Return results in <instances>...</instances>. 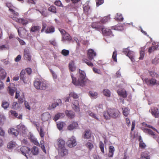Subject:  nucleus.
<instances>
[{"instance_id":"obj_1","label":"nucleus","mask_w":159,"mask_h":159,"mask_svg":"<svg viewBox=\"0 0 159 159\" xmlns=\"http://www.w3.org/2000/svg\"><path fill=\"white\" fill-rule=\"evenodd\" d=\"M77 75H78L77 80H76V78L73 76V74L71 73V76L72 79V83L74 85L76 86L81 87L84 86L86 81V74L85 72L79 69Z\"/></svg>"},{"instance_id":"obj_2","label":"nucleus","mask_w":159,"mask_h":159,"mask_svg":"<svg viewBox=\"0 0 159 159\" xmlns=\"http://www.w3.org/2000/svg\"><path fill=\"white\" fill-rule=\"evenodd\" d=\"M59 154L61 156H64L68 154V150L65 148V142L61 139H58L57 140Z\"/></svg>"},{"instance_id":"obj_3","label":"nucleus","mask_w":159,"mask_h":159,"mask_svg":"<svg viewBox=\"0 0 159 159\" xmlns=\"http://www.w3.org/2000/svg\"><path fill=\"white\" fill-rule=\"evenodd\" d=\"M120 112L117 109H109L106 112H104L103 116L107 119H109L111 118H116L119 116Z\"/></svg>"},{"instance_id":"obj_4","label":"nucleus","mask_w":159,"mask_h":159,"mask_svg":"<svg viewBox=\"0 0 159 159\" xmlns=\"http://www.w3.org/2000/svg\"><path fill=\"white\" fill-rule=\"evenodd\" d=\"M34 87L38 89L45 90L48 87V85L45 82L36 80L34 82Z\"/></svg>"},{"instance_id":"obj_5","label":"nucleus","mask_w":159,"mask_h":159,"mask_svg":"<svg viewBox=\"0 0 159 159\" xmlns=\"http://www.w3.org/2000/svg\"><path fill=\"white\" fill-rule=\"evenodd\" d=\"M20 151L23 155L28 158V155H29L31 151L30 148L26 146H23L20 148Z\"/></svg>"},{"instance_id":"obj_6","label":"nucleus","mask_w":159,"mask_h":159,"mask_svg":"<svg viewBox=\"0 0 159 159\" xmlns=\"http://www.w3.org/2000/svg\"><path fill=\"white\" fill-rule=\"evenodd\" d=\"M66 144L70 148H72L77 145V143L74 136L70 138L66 142Z\"/></svg>"},{"instance_id":"obj_7","label":"nucleus","mask_w":159,"mask_h":159,"mask_svg":"<svg viewBox=\"0 0 159 159\" xmlns=\"http://www.w3.org/2000/svg\"><path fill=\"white\" fill-rule=\"evenodd\" d=\"M123 52L128 57L131 59V61H134V58L133 56V52H130L128 48L124 49L123 50Z\"/></svg>"},{"instance_id":"obj_8","label":"nucleus","mask_w":159,"mask_h":159,"mask_svg":"<svg viewBox=\"0 0 159 159\" xmlns=\"http://www.w3.org/2000/svg\"><path fill=\"white\" fill-rule=\"evenodd\" d=\"M24 58L29 61L31 60V56L30 50L28 48H25L24 51Z\"/></svg>"},{"instance_id":"obj_9","label":"nucleus","mask_w":159,"mask_h":159,"mask_svg":"<svg viewBox=\"0 0 159 159\" xmlns=\"http://www.w3.org/2000/svg\"><path fill=\"white\" fill-rule=\"evenodd\" d=\"M152 115L156 118H158L159 117V113L158 109L156 108H154L149 110Z\"/></svg>"},{"instance_id":"obj_10","label":"nucleus","mask_w":159,"mask_h":159,"mask_svg":"<svg viewBox=\"0 0 159 159\" xmlns=\"http://www.w3.org/2000/svg\"><path fill=\"white\" fill-rule=\"evenodd\" d=\"M95 56L96 53L93 50L89 49L88 50V56L89 60L93 59Z\"/></svg>"},{"instance_id":"obj_11","label":"nucleus","mask_w":159,"mask_h":159,"mask_svg":"<svg viewBox=\"0 0 159 159\" xmlns=\"http://www.w3.org/2000/svg\"><path fill=\"white\" fill-rule=\"evenodd\" d=\"M145 81L148 85H154L157 84L156 80L153 79L149 80L148 78H146L145 79Z\"/></svg>"},{"instance_id":"obj_12","label":"nucleus","mask_w":159,"mask_h":159,"mask_svg":"<svg viewBox=\"0 0 159 159\" xmlns=\"http://www.w3.org/2000/svg\"><path fill=\"white\" fill-rule=\"evenodd\" d=\"M102 34L105 35H111L113 36L112 34V32L110 30L108 29H106L104 28H102Z\"/></svg>"},{"instance_id":"obj_13","label":"nucleus","mask_w":159,"mask_h":159,"mask_svg":"<svg viewBox=\"0 0 159 159\" xmlns=\"http://www.w3.org/2000/svg\"><path fill=\"white\" fill-rule=\"evenodd\" d=\"M50 117V114L48 112H46L42 115L41 119L43 121H46L48 120Z\"/></svg>"},{"instance_id":"obj_14","label":"nucleus","mask_w":159,"mask_h":159,"mask_svg":"<svg viewBox=\"0 0 159 159\" xmlns=\"http://www.w3.org/2000/svg\"><path fill=\"white\" fill-rule=\"evenodd\" d=\"M78 124L76 122H73L71 124L69 125L68 126V129L70 130H71L75 128L78 126Z\"/></svg>"},{"instance_id":"obj_15","label":"nucleus","mask_w":159,"mask_h":159,"mask_svg":"<svg viewBox=\"0 0 159 159\" xmlns=\"http://www.w3.org/2000/svg\"><path fill=\"white\" fill-rule=\"evenodd\" d=\"M69 67L70 70L72 72L75 71L76 70V67L75 65V63L72 61H71L69 63Z\"/></svg>"},{"instance_id":"obj_16","label":"nucleus","mask_w":159,"mask_h":159,"mask_svg":"<svg viewBox=\"0 0 159 159\" xmlns=\"http://www.w3.org/2000/svg\"><path fill=\"white\" fill-rule=\"evenodd\" d=\"M71 40V38L68 33H65L64 35L62 36L61 41L64 42L66 40L70 41Z\"/></svg>"},{"instance_id":"obj_17","label":"nucleus","mask_w":159,"mask_h":159,"mask_svg":"<svg viewBox=\"0 0 159 159\" xmlns=\"http://www.w3.org/2000/svg\"><path fill=\"white\" fill-rule=\"evenodd\" d=\"M65 113L68 117L71 119L73 118L75 116V113L71 111L66 110Z\"/></svg>"},{"instance_id":"obj_18","label":"nucleus","mask_w":159,"mask_h":159,"mask_svg":"<svg viewBox=\"0 0 159 159\" xmlns=\"http://www.w3.org/2000/svg\"><path fill=\"white\" fill-rule=\"evenodd\" d=\"M117 93L119 95L123 98H125L127 96L126 91L124 89L118 90Z\"/></svg>"},{"instance_id":"obj_19","label":"nucleus","mask_w":159,"mask_h":159,"mask_svg":"<svg viewBox=\"0 0 159 159\" xmlns=\"http://www.w3.org/2000/svg\"><path fill=\"white\" fill-rule=\"evenodd\" d=\"M115 151L114 147L113 146H110L109 148V153L108 156L109 157H112Z\"/></svg>"},{"instance_id":"obj_20","label":"nucleus","mask_w":159,"mask_h":159,"mask_svg":"<svg viewBox=\"0 0 159 159\" xmlns=\"http://www.w3.org/2000/svg\"><path fill=\"white\" fill-rule=\"evenodd\" d=\"M8 133L9 134L14 135L15 136H16L18 134V132L14 128H11L8 130Z\"/></svg>"},{"instance_id":"obj_21","label":"nucleus","mask_w":159,"mask_h":159,"mask_svg":"<svg viewBox=\"0 0 159 159\" xmlns=\"http://www.w3.org/2000/svg\"><path fill=\"white\" fill-rule=\"evenodd\" d=\"M150 157L147 152H144L141 154V159H150Z\"/></svg>"},{"instance_id":"obj_22","label":"nucleus","mask_w":159,"mask_h":159,"mask_svg":"<svg viewBox=\"0 0 159 159\" xmlns=\"http://www.w3.org/2000/svg\"><path fill=\"white\" fill-rule=\"evenodd\" d=\"M6 76V73L4 70L1 69L0 71V79L2 80L4 79Z\"/></svg>"},{"instance_id":"obj_23","label":"nucleus","mask_w":159,"mask_h":159,"mask_svg":"<svg viewBox=\"0 0 159 159\" xmlns=\"http://www.w3.org/2000/svg\"><path fill=\"white\" fill-rule=\"evenodd\" d=\"M31 152L35 155H37L39 152V150L38 147L34 146L32 149Z\"/></svg>"},{"instance_id":"obj_24","label":"nucleus","mask_w":159,"mask_h":159,"mask_svg":"<svg viewBox=\"0 0 159 159\" xmlns=\"http://www.w3.org/2000/svg\"><path fill=\"white\" fill-rule=\"evenodd\" d=\"M123 110V114L124 116H127L129 113V109L127 107L123 108H122Z\"/></svg>"},{"instance_id":"obj_25","label":"nucleus","mask_w":159,"mask_h":159,"mask_svg":"<svg viewBox=\"0 0 159 159\" xmlns=\"http://www.w3.org/2000/svg\"><path fill=\"white\" fill-rule=\"evenodd\" d=\"M145 49V48L144 47H142L140 51V56L139 57V59L140 60L143 59L144 56V50Z\"/></svg>"},{"instance_id":"obj_26","label":"nucleus","mask_w":159,"mask_h":159,"mask_svg":"<svg viewBox=\"0 0 159 159\" xmlns=\"http://www.w3.org/2000/svg\"><path fill=\"white\" fill-rule=\"evenodd\" d=\"M18 128L20 129V130L22 133H25L26 132V128L25 126L22 124L18 126Z\"/></svg>"},{"instance_id":"obj_27","label":"nucleus","mask_w":159,"mask_h":159,"mask_svg":"<svg viewBox=\"0 0 159 159\" xmlns=\"http://www.w3.org/2000/svg\"><path fill=\"white\" fill-rule=\"evenodd\" d=\"M12 107L14 109H18L20 108L21 105L20 103L14 102L13 103Z\"/></svg>"},{"instance_id":"obj_28","label":"nucleus","mask_w":159,"mask_h":159,"mask_svg":"<svg viewBox=\"0 0 159 159\" xmlns=\"http://www.w3.org/2000/svg\"><path fill=\"white\" fill-rule=\"evenodd\" d=\"M91 132L89 130H87L85 131V133L84 135V139H88L91 137Z\"/></svg>"},{"instance_id":"obj_29","label":"nucleus","mask_w":159,"mask_h":159,"mask_svg":"<svg viewBox=\"0 0 159 159\" xmlns=\"http://www.w3.org/2000/svg\"><path fill=\"white\" fill-rule=\"evenodd\" d=\"M64 116V114L63 113H58L55 116L54 120L56 121L59 118L63 117Z\"/></svg>"},{"instance_id":"obj_30","label":"nucleus","mask_w":159,"mask_h":159,"mask_svg":"<svg viewBox=\"0 0 159 159\" xmlns=\"http://www.w3.org/2000/svg\"><path fill=\"white\" fill-rule=\"evenodd\" d=\"M87 113L90 116L95 118V119L97 120H99L98 117L96 116V115L95 114H94L91 111H87Z\"/></svg>"},{"instance_id":"obj_31","label":"nucleus","mask_w":159,"mask_h":159,"mask_svg":"<svg viewBox=\"0 0 159 159\" xmlns=\"http://www.w3.org/2000/svg\"><path fill=\"white\" fill-rule=\"evenodd\" d=\"M59 105L57 102H55L51 104V105H49L48 109L49 110H51L55 108L57 106Z\"/></svg>"},{"instance_id":"obj_32","label":"nucleus","mask_w":159,"mask_h":159,"mask_svg":"<svg viewBox=\"0 0 159 159\" xmlns=\"http://www.w3.org/2000/svg\"><path fill=\"white\" fill-rule=\"evenodd\" d=\"M103 93L104 95L107 97H110L111 95L110 91L107 89H105L103 91Z\"/></svg>"},{"instance_id":"obj_33","label":"nucleus","mask_w":159,"mask_h":159,"mask_svg":"<svg viewBox=\"0 0 159 159\" xmlns=\"http://www.w3.org/2000/svg\"><path fill=\"white\" fill-rule=\"evenodd\" d=\"M8 88L9 89V94L11 96L13 95L15 92V88H11L10 87H8Z\"/></svg>"},{"instance_id":"obj_34","label":"nucleus","mask_w":159,"mask_h":159,"mask_svg":"<svg viewBox=\"0 0 159 159\" xmlns=\"http://www.w3.org/2000/svg\"><path fill=\"white\" fill-rule=\"evenodd\" d=\"M2 106L4 109H6L8 107L9 104L7 102L3 101L2 102Z\"/></svg>"},{"instance_id":"obj_35","label":"nucleus","mask_w":159,"mask_h":159,"mask_svg":"<svg viewBox=\"0 0 159 159\" xmlns=\"http://www.w3.org/2000/svg\"><path fill=\"white\" fill-rule=\"evenodd\" d=\"M48 10L49 11L53 13H56V8L54 6H52L48 8Z\"/></svg>"},{"instance_id":"obj_36","label":"nucleus","mask_w":159,"mask_h":159,"mask_svg":"<svg viewBox=\"0 0 159 159\" xmlns=\"http://www.w3.org/2000/svg\"><path fill=\"white\" fill-rule=\"evenodd\" d=\"M25 73V70H22L21 71L20 74V80H22L23 81H24V76Z\"/></svg>"},{"instance_id":"obj_37","label":"nucleus","mask_w":159,"mask_h":159,"mask_svg":"<svg viewBox=\"0 0 159 159\" xmlns=\"http://www.w3.org/2000/svg\"><path fill=\"white\" fill-rule=\"evenodd\" d=\"M40 28L39 26H33L31 28V30L33 32L37 31L40 29Z\"/></svg>"},{"instance_id":"obj_38","label":"nucleus","mask_w":159,"mask_h":159,"mask_svg":"<svg viewBox=\"0 0 159 159\" xmlns=\"http://www.w3.org/2000/svg\"><path fill=\"white\" fill-rule=\"evenodd\" d=\"M54 31V29L53 27H51L47 29L45 31V33L48 34L52 32H53Z\"/></svg>"},{"instance_id":"obj_39","label":"nucleus","mask_w":159,"mask_h":159,"mask_svg":"<svg viewBox=\"0 0 159 159\" xmlns=\"http://www.w3.org/2000/svg\"><path fill=\"white\" fill-rule=\"evenodd\" d=\"M63 125V123L62 122L58 123L57 124V128L59 130H61L62 129Z\"/></svg>"},{"instance_id":"obj_40","label":"nucleus","mask_w":159,"mask_h":159,"mask_svg":"<svg viewBox=\"0 0 159 159\" xmlns=\"http://www.w3.org/2000/svg\"><path fill=\"white\" fill-rule=\"evenodd\" d=\"M69 96L72 97L74 98H78V96L74 92H71L69 94Z\"/></svg>"},{"instance_id":"obj_41","label":"nucleus","mask_w":159,"mask_h":159,"mask_svg":"<svg viewBox=\"0 0 159 159\" xmlns=\"http://www.w3.org/2000/svg\"><path fill=\"white\" fill-rule=\"evenodd\" d=\"M79 105H72V108L75 111L79 112L80 111Z\"/></svg>"},{"instance_id":"obj_42","label":"nucleus","mask_w":159,"mask_h":159,"mask_svg":"<svg viewBox=\"0 0 159 159\" xmlns=\"http://www.w3.org/2000/svg\"><path fill=\"white\" fill-rule=\"evenodd\" d=\"M89 94L91 97H93L94 98H95L97 97L98 95V93L97 92L90 91Z\"/></svg>"},{"instance_id":"obj_43","label":"nucleus","mask_w":159,"mask_h":159,"mask_svg":"<svg viewBox=\"0 0 159 159\" xmlns=\"http://www.w3.org/2000/svg\"><path fill=\"white\" fill-rule=\"evenodd\" d=\"M30 138L31 141L34 144L36 145H38L39 144V143L35 138L33 137H30Z\"/></svg>"},{"instance_id":"obj_44","label":"nucleus","mask_w":159,"mask_h":159,"mask_svg":"<svg viewBox=\"0 0 159 159\" xmlns=\"http://www.w3.org/2000/svg\"><path fill=\"white\" fill-rule=\"evenodd\" d=\"M20 23H21L23 25H25L27 24L28 23V21L26 20L23 19H20L19 20V22Z\"/></svg>"},{"instance_id":"obj_45","label":"nucleus","mask_w":159,"mask_h":159,"mask_svg":"<svg viewBox=\"0 0 159 159\" xmlns=\"http://www.w3.org/2000/svg\"><path fill=\"white\" fill-rule=\"evenodd\" d=\"M102 105L101 104H98L96 106L97 110L99 111L100 112L102 111Z\"/></svg>"},{"instance_id":"obj_46","label":"nucleus","mask_w":159,"mask_h":159,"mask_svg":"<svg viewBox=\"0 0 159 159\" xmlns=\"http://www.w3.org/2000/svg\"><path fill=\"white\" fill-rule=\"evenodd\" d=\"M152 64L156 65L159 63V58L157 57H155V58L152 60Z\"/></svg>"},{"instance_id":"obj_47","label":"nucleus","mask_w":159,"mask_h":159,"mask_svg":"<svg viewBox=\"0 0 159 159\" xmlns=\"http://www.w3.org/2000/svg\"><path fill=\"white\" fill-rule=\"evenodd\" d=\"M15 144L12 142L11 141L8 143L7 147L8 148H11L15 147Z\"/></svg>"},{"instance_id":"obj_48","label":"nucleus","mask_w":159,"mask_h":159,"mask_svg":"<svg viewBox=\"0 0 159 159\" xmlns=\"http://www.w3.org/2000/svg\"><path fill=\"white\" fill-rule=\"evenodd\" d=\"M39 132L41 137L42 138L44 136V134L43 131V128L41 127H40L39 128Z\"/></svg>"},{"instance_id":"obj_49","label":"nucleus","mask_w":159,"mask_h":159,"mask_svg":"<svg viewBox=\"0 0 159 159\" xmlns=\"http://www.w3.org/2000/svg\"><path fill=\"white\" fill-rule=\"evenodd\" d=\"M54 4L58 6L63 7V6L62 5L61 2L59 1H56L54 2Z\"/></svg>"},{"instance_id":"obj_50","label":"nucleus","mask_w":159,"mask_h":159,"mask_svg":"<svg viewBox=\"0 0 159 159\" xmlns=\"http://www.w3.org/2000/svg\"><path fill=\"white\" fill-rule=\"evenodd\" d=\"M62 54L65 56H66L69 54V51L65 49H63L62 51Z\"/></svg>"},{"instance_id":"obj_51","label":"nucleus","mask_w":159,"mask_h":159,"mask_svg":"<svg viewBox=\"0 0 159 159\" xmlns=\"http://www.w3.org/2000/svg\"><path fill=\"white\" fill-rule=\"evenodd\" d=\"M4 120V116L3 115H0V125L3 124V121Z\"/></svg>"},{"instance_id":"obj_52","label":"nucleus","mask_w":159,"mask_h":159,"mask_svg":"<svg viewBox=\"0 0 159 159\" xmlns=\"http://www.w3.org/2000/svg\"><path fill=\"white\" fill-rule=\"evenodd\" d=\"M93 70L95 73H97L99 74H101V71L99 69L94 67L93 68Z\"/></svg>"},{"instance_id":"obj_53","label":"nucleus","mask_w":159,"mask_h":159,"mask_svg":"<svg viewBox=\"0 0 159 159\" xmlns=\"http://www.w3.org/2000/svg\"><path fill=\"white\" fill-rule=\"evenodd\" d=\"M116 51H115L113 52L112 55V58L113 60L116 62H117V59H116Z\"/></svg>"},{"instance_id":"obj_54","label":"nucleus","mask_w":159,"mask_h":159,"mask_svg":"<svg viewBox=\"0 0 159 159\" xmlns=\"http://www.w3.org/2000/svg\"><path fill=\"white\" fill-rule=\"evenodd\" d=\"M84 62L87 65L90 66H93V64L90 61H89L87 59H84L83 60Z\"/></svg>"},{"instance_id":"obj_55","label":"nucleus","mask_w":159,"mask_h":159,"mask_svg":"<svg viewBox=\"0 0 159 159\" xmlns=\"http://www.w3.org/2000/svg\"><path fill=\"white\" fill-rule=\"evenodd\" d=\"M156 49V47L154 46L152 47L149 48L148 52L150 53H151L152 52H153Z\"/></svg>"},{"instance_id":"obj_56","label":"nucleus","mask_w":159,"mask_h":159,"mask_svg":"<svg viewBox=\"0 0 159 159\" xmlns=\"http://www.w3.org/2000/svg\"><path fill=\"white\" fill-rule=\"evenodd\" d=\"M104 144L103 143L101 142L100 144V148L101 149V150L102 151V152L104 153Z\"/></svg>"},{"instance_id":"obj_57","label":"nucleus","mask_w":159,"mask_h":159,"mask_svg":"<svg viewBox=\"0 0 159 159\" xmlns=\"http://www.w3.org/2000/svg\"><path fill=\"white\" fill-rule=\"evenodd\" d=\"M86 146L89 149H91L93 147V144L90 143H88L86 144Z\"/></svg>"},{"instance_id":"obj_58","label":"nucleus","mask_w":159,"mask_h":159,"mask_svg":"<svg viewBox=\"0 0 159 159\" xmlns=\"http://www.w3.org/2000/svg\"><path fill=\"white\" fill-rule=\"evenodd\" d=\"M96 4L97 7L102 4L103 3V0H96Z\"/></svg>"},{"instance_id":"obj_59","label":"nucleus","mask_w":159,"mask_h":159,"mask_svg":"<svg viewBox=\"0 0 159 159\" xmlns=\"http://www.w3.org/2000/svg\"><path fill=\"white\" fill-rule=\"evenodd\" d=\"M146 132L150 134H151L152 135H154V133L150 129H145Z\"/></svg>"},{"instance_id":"obj_60","label":"nucleus","mask_w":159,"mask_h":159,"mask_svg":"<svg viewBox=\"0 0 159 159\" xmlns=\"http://www.w3.org/2000/svg\"><path fill=\"white\" fill-rule=\"evenodd\" d=\"M117 16H116V18L118 20H123V18L121 16V14H119V15L118 13L117 14Z\"/></svg>"},{"instance_id":"obj_61","label":"nucleus","mask_w":159,"mask_h":159,"mask_svg":"<svg viewBox=\"0 0 159 159\" xmlns=\"http://www.w3.org/2000/svg\"><path fill=\"white\" fill-rule=\"evenodd\" d=\"M11 115H13L16 117H17L18 116V114L15 111L11 110L10 111Z\"/></svg>"},{"instance_id":"obj_62","label":"nucleus","mask_w":159,"mask_h":159,"mask_svg":"<svg viewBox=\"0 0 159 159\" xmlns=\"http://www.w3.org/2000/svg\"><path fill=\"white\" fill-rule=\"evenodd\" d=\"M24 104H25V107L27 109L29 110H30V107L28 104V102H27L26 101H25L24 103Z\"/></svg>"},{"instance_id":"obj_63","label":"nucleus","mask_w":159,"mask_h":159,"mask_svg":"<svg viewBox=\"0 0 159 159\" xmlns=\"http://www.w3.org/2000/svg\"><path fill=\"white\" fill-rule=\"evenodd\" d=\"M108 17H104L101 20L102 23H105L108 21Z\"/></svg>"},{"instance_id":"obj_64","label":"nucleus","mask_w":159,"mask_h":159,"mask_svg":"<svg viewBox=\"0 0 159 159\" xmlns=\"http://www.w3.org/2000/svg\"><path fill=\"white\" fill-rule=\"evenodd\" d=\"M93 158L94 159H102V157L97 155H93Z\"/></svg>"}]
</instances>
